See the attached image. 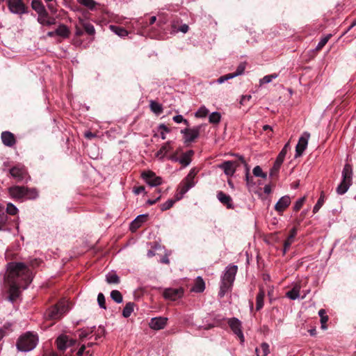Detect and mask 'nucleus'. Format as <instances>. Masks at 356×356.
I'll list each match as a JSON object with an SVG mask.
<instances>
[{
    "label": "nucleus",
    "instance_id": "37998d69",
    "mask_svg": "<svg viewBox=\"0 0 356 356\" xmlns=\"http://www.w3.org/2000/svg\"><path fill=\"white\" fill-rule=\"evenodd\" d=\"M278 74H272L264 76L261 79H260L259 83L261 85L264 83H270L273 79H275L277 78Z\"/></svg>",
    "mask_w": 356,
    "mask_h": 356
},
{
    "label": "nucleus",
    "instance_id": "864d4df0",
    "mask_svg": "<svg viewBox=\"0 0 356 356\" xmlns=\"http://www.w3.org/2000/svg\"><path fill=\"white\" fill-rule=\"evenodd\" d=\"M18 211V209L12 203H8L6 207V213L10 215H15Z\"/></svg>",
    "mask_w": 356,
    "mask_h": 356
},
{
    "label": "nucleus",
    "instance_id": "69168bd1",
    "mask_svg": "<svg viewBox=\"0 0 356 356\" xmlns=\"http://www.w3.org/2000/svg\"><path fill=\"white\" fill-rule=\"evenodd\" d=\"M144 191H145V187L144 186H138V187L135 188L134 189V193L136 195H139V194H140L141 193H143Z\"/></svg>",
    "mask_w": 356,
    "mask_h": 356
},
{
    "label": "nucleus",
    "instance_id": "79ce46f5",
    "mask_svg": "<svg viewBox=\"0 0 356 356\" xmlns=\"http://www.w3.org/2000/svg\"><path fill=\"white\" fill-rule=\"evenodd\" d=\"M221 119V115L218 112H213L209 116V121L212 124H218Z\"/></svg>",
    "mask_w": 356,
    "mask_h": 356
},
{
    "label": "nucleus",
    "instance_id": "0e129e2a",
    "mask_svg": "<svg viewBox=\"0 0 356 356\" xmlns=\"http://www.w3.org/2000/svg\"><path fill=\"white\" fill-rule=\"evenodd\" d=\"M188 31V26L186 24H182L176 31H180L183 33H187Z\"/></svg>",
    "mask_w": 356,
    "mask_h": 356
},
{
    "label": "nucleus",
    "instance_id": "9d476101",
    "mask_svg": "<svg viewBox=\"0 0 356 356\" xmlns=\"http://www.w3.org/2000/svg\"><path fill=\"white\" fill-rule=\"evenodd\" d=\"M309 138L310 134L307 131L304 132L300 137L298 143L296 147V158L300 156L303 152L306 149Z\"/></svg>",
    "mask_w": 356,
    "mask_h": 356
},
{
    "label": "nucleus",
    "instance_id": "393cba45",
    "mask_svg": "<svg viewBox=\"0 0 356 356\" xmlns=\"http://www.w3.org/2000/svg\"><path fill=\"white\" fill-rule=\"evenodd\" d=\"M79 24L83 27V29H85L86 32L88 34V35H92L95 33V27L94 26L84 20L82 18H79Z\"/></svg>",
    "mask_w": 356,
    "mask_h": 356
},
{
    "label": "nucleus",
    "instance_id": "6e6d98bb",
    "mask_svg": "<svg viewBox=\"0 0 356 356\" xmlns=\"http://www.w3.org/2000/svg\"><path fill=\"white\" fill-rule=\"evenodd\" d=\"M196 174V170L195 169H191L184 180L187 181L188 182H195L194 179Z\"/></svg>",
    "mask_w": 356,
    "mask_h": 356
},
{
    "label": "nucleus",
    "instance_id": "0eeeda50",
    "mask_svg": "<svg viewBox=\"0 0 356 356\" xmlns=\"http://www.w3.org/2000/svg\"><path fill=\"white\" fill-rule=\"evenodd\" d=\"M7 3L9 10L13 14L23 15L28 13L22 0H8Z\"/></svg>",
    "mask_w": 356,
    "mask_h": 356
},
{
    "label": "nucleus",
    "instance_id": "8fccbe9b",
    "mask_svg": "<svg viewBox=\"0 0 356 356\" xmlns=\"http://www.w3.org/2000/svg\"><path fill=\"white\" fill-rule=\"evenodd\" d=\"M323 203H324V195H323V193L322 192L320 198L318 199V200L317 201V202L316 203V204L314 205V207L313 208V212L314 213H317L319 211V209H321V207L323 206Z\"/></svg>",
    "mask_w": 356,
    "mask_h": 356
},
{
    "label": "nucleus",
    "instance_id": "6ab92c4d",
    "mask_svg": "<svg viewBox=\"0 0 356 356\" xmlns=\"http://www.w3.org/2000/svg\"><path fill=\"white\" fill-rule=\"evenodd\" d=\"M219 167L223 170L225 175L232 176L236 171V165L233 161H225L220 164Z\"/></svg>",
    "mask_w": 356,
    "mask_h": 356
},
{
    "label": "nucleus",
    "instance_id": "4468645a",
    "mask_svg": "<svg viewBox=\"0 0 356 356\" xmlns=\"http://www.w3.org/2000/svg\"><path fill=\"white\" fill-rule=\"evenodd\" d=\"M56 343L58 350L64 351L68 347L73 346L75 343V341L69 339V337L65 334H61L57 338Z\"/></svg>",
    "mask_w": 356,
    "mask_h": 356
},
{
    "label": "nucleus",
    "instance_id": "e433bc0d",
    "mask_svg": "<svg viewBox=\"0 0 356 356\" xmlns=\"http://www.w3.org/2000/svg\"><path fill=\"white\" fill-rule=\"evenodd\" d=\"M81 5L88 8L90 10H94L97 3L94 0H76Z\"/></svg>",
    "mask_w": 356,
    "mask_h": 356
},
{
    "label": "nucleus",
    "instance_id": "4be33fe9",
    "mask_svg": "<svg viewBox=\"0 0 356 356\" xmlns=\"http://www.w3.org/2000/svg\"><path fill=\"white\" fill-rule=\"evenodd\" d=\"M147 214L138 215L131 223L130 228L132 232L139 228L147 219Z\"/></svg>",
    "mask_w": 356,
    "mask_h": 356
},
{
    "label": "nucleus",
    "instance_id": "49530a36",
    "mask_svg": "<svg viewBox=\"0 0 356 356\" xmlns=\"http://www.w3.org/2000/svg\"><path fill=\"white\" fill-rule=\"evenodd\" d=\"M253 174L255 177H261L263 179H266L267 177L266 173L263 172L261 168L259 165H257L253 168Z\"/></svg>",
    "mask_w": 356,
    "mask_h": 356
},
{
    "label": "nucleus",
    "instance_id": "052dcab7",
    "mask_svg": "<svg viewBox=\"0 0 356 356\" xmlns=\"http://www.w3.org/2000/svg\"><path fill=\"white\" fill-rule=\"evenodd\" d=\"M173 121L177 124L184 122L186 124H188V120L184 119L181 115H177L173 117Z\"/></svg>",
    "mask_w": 356,
    "mask_h": 356
},
{
    "label": "nucleus",
    "instance_id": "f8f14e48",
    "mask_svg": "<svg viewBox=\"0 0 356 356\" xmlns=\"http://www.w3.org/2000/svg\"><path fill=\"white\" fill-rule=\"evenodd\" d=\"M200 127H196L193 129H184L181 131V133L184 135V143H188L193 142L200 135Z\"/></svg>",
    "mask_w": 356,
    "mask_h": 356
},
{
    "label": "nucleus",
    "instance_id": "1a4fd4ad",
    "mask_svg": "<svg viewBox=\"0 0 356 356\" xmlns=\"http://www.w3.org/2000/svg\"><path fill=\"white\" fill-rule=\"evenodd\" d=\"M142 177L144 181L151 187L158 186L162 184V178L156 176L152 171H146L142 173Z\"/></svg>",
    "mask_w": 356,
    "mask_h": 356
},
{
    "label": "nucleus",
    "instance_id": "c85d7f7f",
    "mask_svg": "<svg viewBox=\"0 0 356 356\" xmlns=\"http://www.w3.org/2000/svg\"><path fill=\"white\" fill-rule=\"evenodd\" d=\"M265 297V292L263 289H259V291L256 297V309L259 311L264 306V299Z\"/></svg>",
    "mask_w": 356,
    "mask_h": 356
},
{
    "label": "nucleus",
    "instance_id": "c756f323",
    "mask_svg": "<svg viewBox=\"0 0 356 356\" xmlns=\"http://www.w3.org/2000/svg\"><path fill=\"white\" fill-rule=\"evenodd\" d=\"M297 234V230L296 228H293L291 230V233L288 236L287 239L284 243V250L286 252L291 246L292 243L293 242L294 238Z\"/></svg>",
    "mask_w": 356,
    "mask_h": 356
},
{
    "label": "nucleus",
    "instance_id": "bb28decb",
    "mask_svg": "<svg viewBox=\"0 0 356 356\" xmlns=\"http://www.w3.org/2000/svg\"><path fill=\"white\" fill-rule=\"evenodd\" d=\"M205 289V283L203 279L198 276L196 278L195 283L192 287V291L196 293H201Z\"/></svg>",
    "mask_w": 356,
    "mask_h": 356
},
{
    "label": "nucleus",
    "instance_id": "7c9ffc66",
    "mask_svg": "<svg viewBox=\"0 0 356 356\" xmlns=\"http://www.w3.org/2000/svg\"><path fill=\"white\" fill-rule=\"evenodd\" d=\"M109 29L112 32L121 38L125 37L128 35V31L124 28L115 25H110Z\"/></svg>",
    "mask_w": 356,
    "mask_h": 356
},
{
    "label": "nucleus",
    "instance_id": "13d9d810",
    "mask_svg": "<svg viewBox=\"0 0 356 356\" xmlns=\"http://www.w3.org/2000/svg\"><path fill=\"white\" fill-rule=\"evenodd\" d=\"M97 302H98L99 306L101 308H102L104 309H106L105 297H104L103 293H99L98 294V296H97Z\"/></svg>",
    "mask_w": 356,
    "mask_h": 356
},
{
    "label": "nucleus",
    "instance_id": "aec40b11",
    "mask_svg": "<svg viewBox=\"0 0 356 356\" xmlns=\"http://www.w3.org/2000/svg\"><path fill=\"white\" fill-rule=\"evenodd\" d=\"M291 203V198L289 195L282 197L276 203L275 209L278 212L283 211Z\"/></svg>",
    "mask_w": 356,
    "mask_h": 356
},
{
    "label": "nucleus",
    "instance_id": "f03ea898",
    "mask_svg": "<svg viewBox=\"0 0 356 356\" xmlns=\"http://www.w3.org/2000/svg\"><path fill=\"white\" fill-rule=\"evenodd\" d=\"M238 270L236 265L227 266L221 275L220 286L218 296L222 298L231 290Z\"/></svg>",
    "mask_w": 356,
    "mask_h": 356
},
{
    "label": "nucleus",
    "instance_id": "680f3d73",
    "mask_svg": "<svg viewBox=\"0 0 356 356\" xmlns=\"http://www.w3.org/2000/svg\"><path fill=\"white\" fill-rule=\"evenodd\" d=\"M264 356H267L270 353L269 345L267 343H262L261 345Z\"/></svg>",
    "mask_w": 356,
    "mask_h": 356
},
{
    "label": "nucleus",
    "instance_id": "c03bdc74",
    "mask_svg": "<svg viewBox=\"0 0 356 356\" xmlns=\"http://www.w3.org/2000/svg\"><path fill=\"white\" fill-rule=\"evenodd\" d=\"M331 37H332V34H327L325 36H323L318 42L317 46L316 47V49H317V50L321 49L326 44V43L328 42V40H330V38Z\"/></svg>",
    "mask_w": 356,
    "mask_h": 356
},
{
    "label": "nucleus",
    "instance_id": "4d7b16f0",
    "mask_svg": "<svg viewBox=\"0 0 356 356\" xmlns=\"http://www.w3.org/2000/svg\"><path fill=\"white\" fill-rule=\"evenodd\" d=\"M86 346L82 345L77 352L78 356H83L86 354V356H92V353L89 350H86Z\"/></svg>",
    "mask_w": 356,
    "mask_h": 356
},
{
    "label": "nucleus",
    "instance_id": "cd10ccee",
    "mask_svg": "<svg viewBox=\"0 0 356 356\" xmlns=\"http://www.w3.org/2000/svg\"><path fill=\"white\" fill-rule=\"evenodd\" d=\"M171 142L165 143L156 153V156L163 159L168 152L172 149Z\"/></svg>",
    "mask_w": 356,
    "mask_h": 356
},
{
    "label": "nucleus",
    "instance_id": "de8ad7c7",
    "mask_svg": "<svg viewBox=\"0 0 356 356\" xmlns=\"http://www.w3.org/2000/svg\"><path fill=\"white\" fill-rule=\"evenodd\" d=\"M245 67H246V63H241L237 68H236V70L235 72L234 73H232L233 75H234V78L238 76H240L241 74H243L244 73V71L245 70Z\"/></svg>",
    "mask_w": 356,
    "mask_h": 356
},
{
    "label": "nucleus",
    "instance_id": "2f4dec72",
    "mask_svg": "<svg viewBox=\"0 0 356 356\" xmlns=\"http://www.w3.org/2000/svg\"><path fill=\"white\" fill-rule=\"evenodd\" d=\"M56 34L58 36L63 38H68L70 34V31L67 26L64 24H60L58 27L56 29Z\"/></svg>",
    "mask_w": 356,
    "mask_h": 356
},
{
    "label": "nucleus",
    "instance_id": "20e7f679",
    "mask_svg": "<svg viewBox=\"0 0 356 356\" xmlns=\"http://www.w3.org/2000/svg\"><path fill=\"white\" fill-rule=\"evenodd\" d=\"M10 197L15 200L35 199L38 193L35 188H28L24 186H15L8 188Z\"/></svg>",
    "mask_w": 356,
    "mask_h": 356
},
{
    "label": "nucleus",
    "instance_id": "5701e85b",
    "mask_svg": "<svg viewBox=\"0 0 356 356\" xmlns=\"http://www.w3.org/2000/svg\"><path fill=\"white\" fill-rule=\"evenodd\" d=\"M31 8L38 13V16H41L47 13L41 0H32Z\"/></svg>",
    "mask_w": 356,
    "mask_h": 356
},
{
    "label": "nucleus",
    "instance_id": "7ed1b4c3",
    "mask_svg": "<svg viewBox=\"0 0 356 356\" xmlns=\"http://www.w3.org/2000/svg\"><path fill=\"white\" fill-rule=\"evenodd\" d=\"M70 309L69 301L66 299H62L56 305L46 311L44 317L48 320H58L62 318Z\"/></svg>",
    "mask_w": 356,
    "mask_h": 356
},
{
    "label": "nucleus",
    "instance_id": "774afa93",
    "mask_svg": "<svg viewBox=\"0 0 356 356\" xmlns=\"http://www.w3.org/2000/svg\"><path fill=\"white\" fill-rule=\"evenodd\" d=\"M84 136L86 138H89V139L93 138L96 136V135L95 134H92L90 131L85 132Z\"/></svg>",
    "mask_w": 356,
    "mask_h": 356
},
{
    "label": "nucleus",
    "instance_id": "ea45409f",
    "mask_svg": "<svg viewBox=\"0 0 356 356\" xmlns=\"http://www.w3.org/2000/svg\"><path fill=\"white\" fill-rule=\"evenodd\" d=\"M111 298L117 303H121L123 300L122 293L118 290H113L111 292Z\"/></svg>",
    "mask_w": 356,
    "mask_h": 356
},
{
    "label": "nucleus",
    "instance_id": "09e8293b",
    "mask_svg": "<svg viewBox=\"0 0 356 356\" xmlns=\"http://www.w3.org/2000/svg\"><path fill=\"white\" fill-rule=\"evenodd\" d=\"M209 113V110L204 106H201L195 113L197 118H204Z\"/></svg>",
    "mask_w": 356,
    "mask_h": 356
},
{
    "label": "nucleus",
    "instance_id": "bf43d9fd",
    "mask_svg": "<svg viewBox=\"0 0 356 356\" xmlns=\"http://www.w3.org/2000/svg\"><path fill=\"white\" fill-rule=\"evenodd\" d=\"M305 197H302L301 198H299L295 203L294 206H293V209L295 211H298L300 209V208L302 207L303 204L305 203Z\"/></svg>",
    "mask_w": 356,
    "mask_h": 356
},
{
    "label": "nucleus",
    "instance_id": "603ef678",
    "mask_svg": "<svg viewBox=\"0 0 356 356\" xmlns=\"http://www.w3.org/2000/svg\"><path fill=\"white\" fill-rule=\"evenodd\" d=\"M159 129L161 131L160 136L161 139L165 140L166 138V134L170 132V129L163 124H160Z\"/></svg>",
    "mask_w": 356,
    "mask_h": 356
},
{
    "label": "nucleus",
    "instance_id": "473e14b6",
    "mask_svg": "<svg viewBox=\"0 0 356 356\" xmlns=\"http://www.w3.org/2000/svg\"><path fill=\"white\" fill-rule=\"evenodd\" d=\"M106 281L108 284H118L120 282V277L115 273L111 272L106 274Z\"/></svg>",
    "mask_w": 356,
    "mask_h": 356
},
{
    "label": "nucleus",
    "instance_id": "412c9836",
    "mask_svg": "<svg viewBox=\"0 0 356 356\" xmlns=\"http://www.w3.org/2000/svg\"><path fill=\"white\" fill-rule=\"evenodd\" d=\"M2 143L8 147H12L15 144L14 135L10 131H3L1 134Z\"/></svg>",
    "mask_w": 356,
    "mask_h": 356
},
{
    "label": "nucleus",
    "instance_id": "dca6fc26",
    "mask_svg": "<svg viewBox=\"0 0 356 356\" xmlns=\"http://www.w3.org/2000/svg\"><path fill=\"white\" fill-rule=\"evenodd\" d=\"M168 318L165 317H154L150 320L149 327L155 330L163 329L167 324Z\"/></svg>",
    "mask_w": 356,
    "mask_h": 356
},
{
    "label": "nucleus",
    "instance_id": "6e6552de",
    "mask_svg": "<svg viewBox=\"0 0 356 356\" xmlns=\"http://www.w3.org/2000/svg\"><path fill=\"white\" fill-rule=\"evenodd\" d=\"M227 323L232 332L239 338L241 343L245 341V337L242 331V323L236 318H230L227 320Z\"/></svg>",
    "mask_w": 356,
    "mask_h": 356
},
{
    "label": "nucleus",
    "instance_id": "3c124183",
    "mask_svg": "<svg viewBox=\"0 0 356 356\" xmlns=\"http://www.w3.org/2000/svg\"><path fill=\"white\" fill-rule=\"evenodd\" d=\"M176 200L172 199L168 200L165 202L161 204L160 207L162 211H165L170 209L175 204Z\"/></svg>",
    "mask_w": 356,
    "mask_h": 356
},
{
    "label": "nucleus",
    "instance_id": "f3484780",
    "mask_svg": "<svg viewBox=\"0 0 356 356\" xmlns=\"http://www.w3.org/2000/svg\"><path fill=\"white\" fill-rule=\"evenodd\" d=\"M195 182H188L184 180L179 186V193L176 195V200L181 199L185 193H186L191 188L194 187Z\"/></svg>",
    "mask_w": 356,
    "mask_h": 356
},
{
    "label": "nucleus",
    "instance_id": "c9c22d12",
    "mask_svg": "<svg viewBox=\"0 0 356 356\" xmlns=\"http://www.w3.org/2000/svg\"><path fill=\"white\" fill-rule=\"evenodd\" d=\"M149 106H150L151 111L157 115L161 114L163 111V108H162L161 104H160L159 103H158L154 100L150 101Z\"/></svg>",
    "mask_w": 356,
    "mask_h": 356
},
{
    "label": "nucleus",
    "instance_id": "e2e57ef3",
    "mask_svg": "<svg viewBox=\"0 0 356 356\" xmlns=\"http://www.w3.org/2000/svg\"><path fill=\"white\" fill-rule=\"evenodd\" d=\"M252 177L250 176L249 175V170L248 169L246 171V174H245V181H246V184H247V186L250 188V186L253 184L252 181Z\"/></svg>",
    "mask_w": 356,
    "mask_h": 356
},
{
    "label": "nucleus",
    "instance_id": "2eb2a0df",
    "mask_svg": "<svg viewBox=\"0 0 356 356\" xmlns=\"http://www.w3.org/2000/svg\"><path fill=\"white\" fill-rule=\"evenodd\" d=\"M184 291L181 288L166 289L163 292V296L165 299L176 300L183 296Z\"/></svg>",
    "mask_w": 356,
    "mask_h": 356
},
{
    "label": "nucleus",
    "instance_id": "5fc2aeb1",
    "mask_svg": "<svg viewBox=\"0 0 356 356\" xmlns=\"http://www.w3.org/2000/svg\"><path fill=\"white\" fill-rule=\"evenodd\" d=\"M234 78V75H233L232 73L221 76L217 79V83L219 84H222L225 83L226 81H228L229 79H232Z\"/></svg>",
    "mask_w": 356,
    "mask_h": 356
},
{
    "label": "nucleus",
    "instance_id": "39448f33",
    "mask_svg": "<svg viewBox=\"0 0 356 356\" xmlns=\"http://www.w3.org/2000/svg\"><path fill=\"white\" fill-rule=\"evenodd\" d=\"M38 342L36 334L28 332L21 336L17 343V348L19 351L29 352L33 350Z\"/></svg>",
    "mask_w": 356,
    "mask_h": 356
},
{
    "label": "nucleus",
    "instance_id": "423d86ee",
    "mask_svg": "<svg viewBox=\"0 0 356 356\" xmlns=\"http://www.w3.org/2000/svg\"><path fill=\"white\" fill-rule=\"evenodd\" d=\"M342 180L337 187L336 191L338 195L345 194L350 186L353 181V168L352 166L346 163L341 172Z\"/></svg>",
    "mask_w": 356,
    "mask_h": 356
},
{
    "label": "nucleus",
    "instance_id": "b1692460",
    "mask_svg": "<svg viewBox=\"0 0 356 356\" xmlns=\"http://www.w3.org/2000/svg\"><path fill=\"white\" fill-rule=\"evenodd\" d=\"M217 198L222 204L226 205L227 208H233L232 200L229 195L220 191L217 193Z\"/></svg>",
    "mask_w": 356,
    "mask_h": 356
},
{
    "label": "nucleus",
    "instance_id": "f257e3e1",
    "mask_svg": "<svg viewBox=\"0 0 356 356\" xmlns=\"http://www.w3.org/2000/svg\"><path fill=\"white\" fill-rule=\"evenodd\" d=\"M32 280V272L24 263H8L5 277L6 282L9 287L8 300L14 302L19 298L21 289H26Z\"/></svg>",
    "mask_w": 356,
    "mask_h": 356
},
{
    "label": "nucleus",
    "instance_id": "f704fd0d",
    "mask_svg": "<svg viewBox=\"0 0 356 356\" xmlns=\"http://www.w3.org/2000/svg\"><path fill=\"white\" fill-rule=\"evenodd\" d=\"M318 315L321 318V328L323 330H327V322L328 321V316L326 315V312L325 309H321L318 311Z\"/></svg>",
    "mask_w": 356,
    "mask_h": 356
},
{
    "label": "nucleus",
    "instance_id": "58836bf2",
    "mask_svg": "<svg viewBox=\"0 0 356 356\" xmlns=\"http://www.w3.org/2000/svg\"><path fill=\"white\" fill-rule=\"evenodd\" d=\"M7 222V214L3 206L0 204V230H1Z\"/></svg>",
    "mask_w": 356,
    "mask_h": 356
},
{
    "label": "nucleus",
    "instance_id": "72a5a7b5",
    "mask_svg": "<svg viewBox=\"0 0 356 356\" xmlns=\"http://www.w3.org/2000/svg\"><path fill=\"white\" fill-rule=\"evenodd\" d=\"M134 309V303L129 302H127L122 311V316L124 318H128L131 316Z\"/></svg>",
    "mask_w": 356,
    "mask_h": 356
},
{
    "label": "nucleus",
    "instance_id": "ddd939ff",
    "mask_svg": "<svg viewBox=\"0 0 356 356\" xmlns=\"http://www.w3.org/2000/svg\"><path fill=\"white\" fill-rule=\"evenodd\" d=\"M193 154L194 152L193 150H188L184 153L180 158L175 155H170L168 159L172 161L179 162L183 167H186L191 163V157Z\"/></svg>",
    "mask_w": 356,
    "mask_h": 356
},
{
    "label": "nucleus",
    "instance_id": "9b49d317",
    "mask_svg": "<svg viewBox=\"0 0 356 356\" xmlns=\"http://www.w3.org/2000/svg\"><path fill=\"white\" fill-rule=\"evenodd\" d=\"M11 176L18 181H27L29 176L25 168L23 165H17L10 170Z\"/></svg>",
    "mask_w": 356,
    "mask_h": 356
},
{
    "label": "nucleus",
    "instance_id": "a18cd8bd",
    "mask_svg": "<svg viewBox=\"0 0 356 356\" xmlns=\"http://www.w3.org/2000/svg\"><path fill=\"white\" fill-rule=\"evenodd\" d=\"M282 164V162L275 160L273 168L270 169V176L273 177L276 175L278 173Z\"/></svg>",
    "mask_w": 356,
    "mask_h": 356
},
{
    "label": "nucleus",
    "instance_id": "338daca9",
    "mask_svg": "<svg viewBox=\"0 0 356 356\" xmlns=\"http://www.w3.org/2000/svg\"><path fill=\"white\" fill-rule=\"evenodd\" d=\"M251 98H252V96L250 95H243L241 97V104H243L246 101H250L251 99Z\"/></svg>",
    "mask_w": 356,
    "mask_h": 356
},
{
    "label": "nucleus",
    "instance_id": "a878e982",
    "mask_svg": "<svg viewBox=\"0 0 356 356\" xmlns=\"http://www.w3.org/2000/svg\"><path fill=\"white\" fill-rule=\"evenodd\" d=\"M300 285L296 284L291 290L286 293V296L291 300H295L300 298Z\"/></svg>",
    "mask_w": 356,
    "mask_h": 356
},
{
    "label": "nucleus",
    "instance_id": "a19ab883",
    "mask_svg": "<svg viewBox=\"0 0 356 356\" xmlns=\"http://www.w3.org/2000/svg\"><path fill=\"white\" fill-rule=\"evenodd\" d=\"M289 148H290L289 143H287L286 144H285V145L284 146V147L282 148V149L281 150V152L278 154L276 160L283 163L284 160V158L286 156V153H287V152H288Z\"/></svg>",
    "mask_w": 356,
    "mask_h": 356
},
{
    "label": "nucleus",
    "instance_id": "a211bd4d",
    "mask_svg": "<svg viewBox=\"0 0 356 356\" xmlns=\"http://www.w3.org/2000/svg\"><path fill=\"white\" fill-rule=\"evenodd\" d=\"M37 22L42 26H50L56 24V19L54 17H50L49 13H46L41 16H38Z\"/></svg>",
    "mask_w": 356,
    "mask_h": 356
},
{
    "label": "nucleus",
    "instance_id": "4c0bfd02",
    "mask_svg": "<svg viewBox=\"0 0 356 356\" xmlns=\"http://www.w3.org/2000/svg\"><path fill=\"white\" fill-rule=\"evenodd\" d=\"M51 14H56L58 11L56 0H44Z\"/></svg>",
    "mask_w": 356,
    "mask_h": 356
}]
</instances>
